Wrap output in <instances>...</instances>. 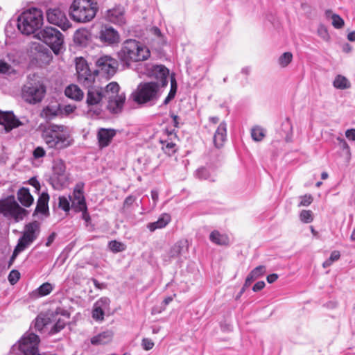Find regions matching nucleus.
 <instances>
[{
    "label": "nucleus",
    "instance_id": "40",
    "mask_svg": "<svg viewBox=\"0 0 355 355\" xmlns=\"http://www.w3.org/2000/svg\"><path fill=\"white\" fill-rule=\"evenodd\" d=\"M300 219L304 223H310L313 220V212L311 210H302L300 214Z\"/></svg>",
    "mask_w": 355,
    "mask_h": 355
},
{
    "label": "nucleus",
    "instance_id": "18",
    "mask_svg": "<svg viewBox=\"0 0 355 355\" xmlns=\"http://www.w3.org/2000/svg\"><path fill=\"white\" fill-rule=\"evenodd\" d=\"M116 135V130L112 128H100L98 131L97 139L100 148L107 146Z\"/></svg>",
    "mask_w": 355,
    "mask_h": 355
},
{
    "label": "nucleus",
    "instance_id": "62",
    "mask_svg": "<svg viewBox=\"0 0 355 355\" xmlns=\"http://www.w3.org/2000/svg\"><path fill=\"white\" fill-rule=\"evenodd\" d=\"M80 211L82 212V218L85 220L86 222H89L90 220V216L87 212V209L85 210H82Z\"/></svg>",
    "mask_w": 355,
    "mask_h": 355
},
{
    "label": "nucleus",
    "instance_id": "63",
    "mask_svg": "<svg viewBox=\"0 0 355 355\" xmlns=\"http://www.w3.org/2000/svg\"><path fill=\"white\" fill-rule=\"evenodd\" d=\"M151 32L153 35L157 36V37H160L162 33H161V31L160 30L157 28V27H153L151 28Z\"/></svg>",
    "mask_w": 355,
    "mask_h": 355
},
{
    "label": "nucleus",
    "instance_id": "3",
    "mask_svg": "<svg viewBox=\"0 0 355 355\" xmlns=\"http://www.w3.org/2000/svg\"><path fill=\"white\" fill-rule=\"evenodd\" d=\"M76 70L78 81L83 86L88 89H119L116 82H111L105 87L98 84L99 76L96 71L92 73L86 60L82 58H76L75 60Z\"/></svg>",
    "mask_w": 355,
    "mask_h": 355
},
{
    "label": "nucleus",
    "instance_id": "64",
    "mask_svg": "<svg viewBox=\"0 0 355 355\" xmlns=\"http://www.w3.org/2000/svg\"><path fill=\"white\" fill-rule=\"evenodd\" d=\"M347 39H348V40H349L350 42H355V31H352V32H350V33L347 35Z\"/></svg>",
    "mask_w": 355,
    "mask_h": 355
},
{
    "label": "nucleus",
    "instance_id": "59",
    "mask_svg": "<svg viewBox=\"0 0 355 355\" xmlns=\"http://www.w3.org/2000/svg\"><path fill=\"white\" fill-rule=\"evenodd\" d=\"M340 141V146L341 148L346 150L347 153H349V147L347 143L343 139H338Z\"/></svg>",
    "mask_w": 355,
    "mask_h": 355
},
{
    "label": "nucleus",
    "instance_id": "36",
    "mask_svg": "<svg viewBox=\"0 0 355 355\" xmlns=\"http://www.w3.org/2000/svg\"><path fill=\"white\" fill-rule=\"evenodd\" d=\"M251 136L255 141H260L265 137V130L259 126L254 127L251 130Z\"/></svg>",
    "mask_w": 355,
    "mask_h": 355
},
{
    "label": "nucleus",
    "instance_id": "45",
    "mask_svg": "<svg viewBox=\"0 0 355 355\" xmlns=\"http://www.w3.org/2000/svg\"><path fill=\"white\" fill-rule=\"evenodd\" d=\"M183 249V246L182 245L181 242L176 243L171 249L170 250V256L171 257H178L180 255L182 252V250Z\"/></svg>",
    "mask_w": 355,
    "mask_h": 355
},
{
    "label": "nucleus",
    "instance_id": "42",
    "mask_svg": "<svg viewBox=\"0 0 355 355\" xmlns=\"http://www.w3.org/2000/svg\"><path fill=\"white\" fill-rule=\"evenodd\" d=\"M110 249L114 252H122L125 250V245L116 241H112L109 243Z\"/></svg>",
    "mask_w": 355,
    "mask_h": 355
},
{
    "label": "nucleus",
    "instance_id": "43",
    "mask_svg": "<svg viewBox=\"0 0 355 355\" xmlns=\"http://www.w3.org/2000/svg\"><path fill=\"white\" fill-rule=\"evenodd\" d=\"M53 287L49 283H44L37 288L39 295L44 296L49 294L52 291Z\"/></svg>",
    "mask_w": 355,
    "mask_h": 355
},
{
    "label": "nucleus",
    "instance_id": "44",
    "mask_svg": "<svg viewBox=\"0 0 355 355\" xmlns=\"http://www.w3.org/2000/svg\"><path fill=\"white\" fill-rule=\"evenodd\" d=\"M300 200L298 207H307L312 203L313 198L311 194H306L300 196Z\"/></svg>",
    "mask_w": 355,
    "mask_h": 355
},
{
    "label": "nucleus",
    "instance_id": "35",
    "mask_svg": "<svg viewBox=\"0 0 355 355\" xmlns=\"http://www.w3.org/2000/svg\"><path fill=\"white\" fill-rule=\"evenodd\" d=\"M0 73L10 76L15 74L16 71L11 64H9L6 60H0Z\"/></svg>",
    "mask_w": 355,
    "mask_h": 355
},
{
    "label": "nucleus",
    "instance_id": "15",
    "mask_svg": "<svg viewBox=\"0 0 355 355\" xmlns=\"http://www.w3.org/2000/svg\"><path fill=\"white\" fill-rule=\"evenodd\" d=\"M105 18L108 21L119 26L126 22L124 8L120 6L108 10Z\"/></svg>",
    "mask_w": 355,
    "mask_h": 355
},
{
    "label": "nucleus",
    "instance_id": "12",
    "mask_svg": "<svg viewBox=\"0 0 355 355\" xmlns=\"http://www.w3.org/2000/svg\"><path fill=\"white\" fill-rule=\"evenodd\" d=\"M46 18L50 24L59 26L66 31L71 26L65 13L60 8H50L46 11Z\"/></svg>",
    "mask_w": 355,
    "mask_h": 355
},
{
    "label": "nucleus",
    "instance_id": "8",
    "mask_svg": "<svg viewBox=\"0 0 355 355\" xmlns=\"http://www.w3.org/2000/svg\"><path fill=\"white\" fill-rule=\"evenodd\" d=\"M40 232V223L37 221L28 223L25 225L22 236L19 239L18 243L14 250L12 259H14L19 252L24 251L38 236Z\"/></svg>",
    "mask_w": 355,
    "mask_h": 355
},
{
    "label": "nucleus",
    "instance_id": "26",
    "mask_svg": "<svg viewBox=\"0 0 355 355\" xmlns=\"http://www.w3.org/2000/svg\"><path fill=\"white\" fill-rule=\"evenodd\" d=\"M171 221V217L168 214H162L157 221L149 223L148 228L150 231L153 232L157 229H161L166 227Z\"/></svg>",
    "mask_w": 355,
    "mask_h": 355
},
{
    "label": "nucleus",
    "instance_id": "46",
    "mask_svg": "<svg viewBox=\"0 0 355 355\" xmlns=\"http://www.w3.org/2000/svg\"><path fill=\"white\" fill-rule=\"evenodd\" d=\"M53 171L58 175H62L65 172V166L61 161L57 162L53 166Z\"/></svg>",
    "mask_w": 355,
    "mask_h": 355
},
{
    "label": "nucleus",
    "instance_id": "13",
    "mask_svg": "<svg viewBox=\"0 0 355 355\" xmlns=\"http://www.w3.org/2000/svg\"><path fill=\"white\" fill-rule=\"evenodd\" d=\"M98 39L107 46L116 45L120 42L119 32L110 26H103L98 32Z\"/></svg>",
    "mask_w": 355,
    "mask_h": 355
},
{
    "label": "nucleus",
    "instance_id": "34",
    "mask_svg": "<svg viewBox=\"0 0 355 355\" xmlns=\"http://www.w3.org/2000/svg\"><path fill=\"white\" fill-rule=\"evenodd\" d=\"M333 85L336 89H347L351 86L348 79L342 75L336 76Z\"/></svg>",
    "mask_w": 355,
    "mask_h": 355
},
{
    "label": "nucleus",
    "instance_id": "53",
    "mask_svg": "<svg viewBox=\"0 0 355 355\" xmlns=\"http://www.w3.org/2000/svg\"><path fill=\"white\" fill-rule=\"evenodd\" d=\"M265 282L263 281H260V282H257L253 288H252V290L254 292H257V291H259L261 290H262L264 287H265Z\"/></svg>",
    "mask_w": 355,
    "mask_h": 355
},
{
    "label": "nucleus",
    "instance_id": "29",
    "mask_svg": "<svg viewBox=\"0 0 355 355\" xmlns=\"http://www.w3.org/2000/svg\"><path fill=\"white\" fill-rule=\"evenodd\" d=\"M51 323V318L49 315H40L37 317L35 322V328L37 330L42 331L47 327Z\"/></svg>",
    "mask_w": 355,
    "mask_h": 355
},
{
    "label": "nucleus",
    "instance_id": "22",
    "mask_svg": "<svg viewBox=\"0 0 355 355\" xmlns=\"http://www.w3.org/2000/svg\"><path fill=\"white\" fill-rule=\"evenodd\" d=\"M114 333L111 330H107L93 336L91 338V343L94 345H100L109 343L113 338Z\"/></svg>",
    "mask_w": 355,
    "mask_h": 355
},
{
    "label": "nucleus",
    "instance_id": "38",
    "mask_svg": "<svg viewBox=\"0 0 355 355\" xmlns=\"http://www.w3.org/2000/svg\"><path fill=\"white\" fill-rule=\"evenodd\" d=\"M293 60V54L291 52H285L278 59V63L282 67H287Z\"/></svg>",
    "mask_w": 355,
    "mask_h": 355
},
{
    "label": "nucleus",
    "instance_id": "30",
    "mask_svg": "<svg viewBox=\"0 0 355 355\" xmlns=\"http://www.w3.org/2000/svg\"><path fill=\"white\" fill-rule=\"evenodd\" d=\"M209 239L211 242L217 245H226L228 243V238L226 235L220 234L218 231H213Z\"/></svg>",
    "mask_w": 355,
    "mask_h": 355
},
{
    "label": "nucleus",
    "instance_id": "21",
    "mask_svg": "<svg viewBox=\"0 0 355 355\" xmlns=\"http://www.w3.org/2000/svg\"><path fill=\"white\" fill-rule=\"evenodd\" d=\"M227 138V124L221 122L215 131L213 141L214 146L219 148L223 146Z\"/></svg>",
    "mask_w": 355,
    "mask_h": 355
},
{
    "label": "nucleus",
    "instance_id": "37",
    "mask_svg": "<svg viewBox=\"0 0 355 355\" xmlns=\"http://www.w3.org/2000/svg\"><path fill=\"white\" fill-rule=\"evenodd\" d=\"M64 94L68 98L79 101L83 98L84 94L82 90H64Z\"/></svg>",
    "mask_w": 355,
    "mask_h": 355
},
{
    "label": "nucleus",
    "instance_id": "57",
    "mask_svg": "<svg viewBox=\"0 0 355 355\" xmlns=\"http://www.w3.org/2000/svg\"><path fill=\"white\" fill-rule=\"evenodd\" d=\"M340 257V252L335 250L331 253L330 257L329 259H330L333 262H334V261L338 260Z\"/></svg>",
    "mask_w": 355,
    "mask_h": 355
},
{
    "label": "nucleus",
    "instance_id": "25",
    "mask_svg": "<svg viewBox=\"0 0 355 355\" xmlns=\"http://www.w3.org/2000/svg\"><path fill=\"white\" fill-rule=\"evenodd\" d=\"M90 40V33L85 28L77 30L73 35V40L75 43L80 45L85 46Z\"/></svg>",
    "mask_w": 355,
    "mask_h": 355
},
{
    "label": "nucleus",
    "instance_id": "41",
    "mask_svg": "<svg viewBox=\"0 0 355 355\" xmlns=\"http://www.w3.org/2000/svg\"><path fill=\"white\" fill-rule=\"evenodd\" d=\"M318 35L325 42H329L330 35L326 26L320 24L317 31Z\"/></svg>",
    "mask_w": 355,
    "mask_h": 355
},
{
    "label": "nucleus",
    "instance_id": "14",
    "mask_svg": "<svg viewBox=\"0 0 355 355\" xmlns=\"http://www.w3.org/2000/svg\"><path fill=\"white\" fill-rule=\"evenodd\" d=\"M109 92L107 109L114 114L119 113L123 107L125 96L123 93L119 94V90H105Z\"/></svg>",
    "mask_w": 355,
    "mask_h": 355
},
{
    "label": "nucleus",
    "instance_id": "10",
    "mask_svg": "<svg viewBox=\"0 0 355 355\" xmlns=\"http://www.w3.org/2000/svg\"><path fill=\"white\" fill-rule=\"evenodd\" d=\"M28 123V119L25 116L19 119L12 112H3L0 110V125L4 126L6 132Z\"/></svg>",
    "mask_w": 355,
    "mask_h": 355
},
{
    "label": "nucleus",
    "instance_id": "19",
    "mask_svg": "<svg viewBox=\"0 0 355 355\" xmlns=\"http://www.w3.org/2000/svg\"><path fill=\"white\" fill-rule=\"evenodd\" d=\"M156 90H135L132 94L134 101L138 104H144L155 98Z\"/></svg>",
    "mask_w": 355,
    "mask_h": 355
},
{
    "label": "nucleus",
    "instance_id": "58",
    "mask_svg": "<svg viewBox=\"0 0 355 355\" xmlns=\"http://www.w3.org/2000/svg\"><path fill=\"white\" fill-rule=\"evenodd\" d=\"M76 108V107L74 105H67L64 107L63 110L65 114H69L72 113L75 110Z\"/></svg>",
    "mask_w": 355,
    "mask_h": 355
},
{
    "label": "nucleus",
    "instance_id": "16",
    "mask_svg": "<svg viewBox=\"0 0 355 355\" xmlns=\"http://www.w3.org/2000/svg\"><path fill=\"white\" fill-rule=\"evenodd\" d=\"M46 90H21L20 96L29 104H35L42 101Z\"/></svg>",
    "mask_w": 355,
    "mask_h": 355
},
{
    "label": "nucleus",
    "instance_id": "50",
    "mask_svg": "<svg viewBox=\"0 0 355 355\" xmlns=\"http://www.w3.org/2000/svg\"><path fill=\"white\" fill-rule=\"evenodd\" d=\"M163 149L166 153L171 155L175 152V144L173 142H167L165 146H163Z\"/></svg>",
    "mask_w": 355,
    "mask_h": 355
},
{
    "label": "nucleus",
    "instance_id": "2",
    "mask_svg": "<svg viewBox=\"0 0 355 355\" xmlns=\"http://www.w3.org/2000/svg\"><path fill=\"white\" fill-rule=\"evenodd\" d=\"M150 55V51L147 47L140 42L132 39L124 41L118 52L119 59L127 67H129L131 62L147 60Z\"/></svg>",
    "mask_w": 355,
    "mask_h": 355
},
{
    "label": "nucleus",
    "instance_id": "61",
    "mask_svg": "<svg viewBox=\"0 0 355 355\" xmlns=\"http://www.w3.org/2000/svg\"><path fill=\"white\" fill-rule=\"evenodd\" d=\"M55 238V233L53 232L52 234H51L48 239H47V241L46 243V246H50L51 244L53 242L54 239Z\"/></svg>",
    "mask_w": 355,
    "mask_h": 355
},
{
    "label": "nucleus",
    "instance_id": "23",
    "mask_svg": "<svg viewBox=\"0 0 355 355\" xmlns=\"http://www.w3.org/2000/svg\"><path fill=\"white\" fill-rule=\"evenodd\" d=\"M60 112V106L58 103H53L44 107L41 112V116L47 120H51L58 116Z\"/></svg>",
    "mask_w": 355,
    "mask_h": 355
},
{
    "label": "nucleus",
    "instance_id": "52",
    "mask_svg": "<svg viewBox=\"0 0 355 355\" xmlns=\"http://www.w3.org/2000/svg\"><path fill=\"white\" fill-rule=\"evenodd\" d=\"M45 155V150L42 147H37L33 151L35 158H40Z\"/></svg>",
    "mask_w": 355,
    "mask_h": 355
},
{
    "label": "nucleus",
    "instance_id": "1",
    "mask_svg": "<svg viewBox=\"0 0 355 355\" xmlns=\"http://www.w3.org/2000/svg\"><path fill=\"white\" fill-rule=\"evenodd\" d=\"M42 138L49 148L56 150L67 148L73 143L69 129L63 125H49L42 132Z\"/></svg>",
    "mask_w": 355,
    "mask_h": 355
},
{
    "label": "nucleus",
    "instance_id": "47",
    "mask_svg": "<svg viewBox=\"0 0 355 355\" xmlns=\"http://www.w3.org/2000/svg\"><path fill=\"white\" fill-rule=\"evenodd\" d=\"M250 272L254 275V277L257 279L263 275L266 272V267L264 266H259L253 269Z\"/></svg>",
    "mask_w": 355,
    "mask_h": 355
},
{
    "label": "nucleus",
    "instance_id": "9",
    "mask_svg": "<svg viewBox=\"0 0 355 355\" xmlns=\"http://www.w3.org/2000/svg\"><path fill=\"white\" fill-rule=\"evenodd\" d=\"M0 213L17 223L23 220L27 214V211L19 205L14 196H10L0 200Z\"/></svg>",
    "mask_w": 355,
    "mask_h": 355
},
{
    "label": "nucleus",
    "instance_id": "54",
    "mask_svg": "<svg viewBox=\"0 0 355 355\" xmlns=\"http://www.w3.org/2000/svg\"><path fill=\"white\" fill-rule=\"evenodd\" d=\"M176 94V90H170L168 96L164 101V105H167L173 98H174Z\"/></svg>",
    "mask_w": 355,
    "mask_h": 355
},
{
    "label": "nucleus",
    "instance_id": "11",
    "mask_svg": "<svg viewBox=\"0 0 355 355\" xmlns=\"http://www.w3.org/2000/svg\"><path fill=\"white\" fill-rule=\"evenodd\" d=\"M96 65L98 70L96 71V73L98 74L99 77L104 75L112 76L116 73L118 62L109 55H103L97 60Z\"/></svg>",
    "mask_w": 355,
    "mask_h": 355
},
{
    "label": "nucleus",
    "instance_id": "39",
    "mask_svg": "<svg viewBox=\"0 0 355 355\" xmlns=\"http://www.w3.org/2000/svg\"><path fill=\"white\" fill-rule=\"evenodd\" d=\"M70 198L71 197H67V196H60L58 198L59 203L58 206L60 208H61L64 211H68L70 209Z\"/></svg>",
    "mask_w": 355,
    "mask_h": 355
},
{
    "label": "nucleus",
    "instance_id": "17",
    "mask_svg": "<svg viewBox=\"0 0 355 355\" xmlns=\"http://www.w3.org/2000/svg\"><path fill=\"white\" fill-rule=\"evenodd\" d=\"M110 305V300L107 297H101L94 305L92 318L96 320H103L104 311L107 309Z\"/></svg>",
    "mask_w": 355,
    "mask_h": 355
},
{
    "label": "nucleus",
    "instance_id": "28",
    "mask_svg": "<svg viewBox=\"0 0 355 355\" xmlns=\"http://www.w3.org/2000/svg\"><path fill=\"white\" fill-rule=\"evenodd\" d=\"M28 84L26 89H45L42 78L37 74H30L28 76Z\"/></svg>",
    "mask_w": 355,
    "mask_h": 355
},
{
    "label": "nucleus",
    "instance_id": "5",
    "mask_svg": "<svg viewBox=\"0 0 355 355\" xmlns=\"http://www.w3.org/2000/svg\"><path fill=\"white\" fill-rule=\"evenodd\" d=\"M97 11L98 6L95 0H73L69 8V15L75 21L87 23L95 17Z\"/></svg>",
    "mask_w": 355,
    "mask_h": 355
},
{
    "label": "nucleus",
    "instance_id": "32",
    "mask_svg": "<svg viewBox=\"0 0 355 355\" xmlns=\"http://www.w3.org/2000/svg\"><path fill=\"white\" fill-rule=\"evenodd\" d=\"M325 15L327 18L331 19V24L334 28H343L345 24L344 20L338 15L332 13L331 10H327Z\"/></svg>",
    "mask_w": 355,
    "mask_h": 355
},
{
    "label": "nucleus",
    "instance_id": "55",
    "mask_svg": "<svg viewBox=\"0 0 355 355\" xmlns=\"http://www.w3.org/2000/svg\"><path fill=\"white\" fill-rule=\"evenodd\" d=\"M6 58L8 61L10 62L9 64H17L18 63L17 60L15 58V55L12 53H9L6 55Z\"/></svg>",
    "mask_w": 355,
    "mask_h": 355
},
{
    "label": "nucleus",
    "instance_id": "31",
    "mask_svg": "<svg viewBox=\"0 0 355 355\" xmlns=\"http://www.w3.org/2000/svg\"><path fill=\"white\" fill-rule=\"evenodd\" d=\"M49 200V196L48 193H42L37 200L36 211L44 213L48 208Z\"/></svg>",
    "mask_w": 355,
    "mask_h": 355
},
{
    "label": "nucleus",
    "instance_id": "24",
    "mask_svg": "<svg viewBox=\"0 0 355 355\" xmlns=\"http://www.w3.org/2000/svg\"><path fill=\"white\" fill-rule=\"evenodd\" d=\"M17 199L21 204L26 207H30L33 202V197L26 188H21L17 192Z\"/></svg>",
    "mask_w": 355,
    "mask_h": 355
},
{
    "label": "nucleus",
    "instance_id": "49",
    "mask_svg": "<svg viewBox=\"0 0 355 355\" xmlns=\"http://www.w3.org/2000/svg\"><path fill=\"white\" fill-rule=\"evenodd\" d=\"M196 176L199 179H203V180H207V179H208L209 178V172L205 168H202L198 169L196 171Z\"/></svg>",
    "mask_w": 355,
    "mask_h": 355
},
{
    "label": "nucleus",
    "instance_id": "6",
    "mask_svg": "<svg viewBox=\"0 0 355 355\" xmlns=\"http://www.w3.org/2000/svg\"><path fill=\"white\" fill-rule=\"evenodd\" d=\"M150 76L154 77L155 81L141 83L137 89H159L167 86L170 80L171 88L177 89V83L173 74L164 65H153L149 71Z\"/></svg>",
    "mask_w": 355,
    "mask_h": 355
},
{
    "label": "nucleus",
    "instance_id": "48",
    "mask_svg": "<svg viewBox=\"0 0 355 355\" xmlns=\"http://www.w3.org/2000/svg\"><path fill=\"white\" fill-rule=\"evenodd\" d=\"M20 273L16 270H12L8 275V280L11 284H15L19 279Z\"/></svg>",
    "mask_w": 355,
    "mask_h": 355
},
{
    "label": "nucleus",
    "instance_id": "27",
    "mask_svg": "<svg viewBox=\"0 0 355 355\" xmlns=\"http://www.w3.org/2000/svg\"><path fill=\"white\" fill-rule=\"evenodd\" d=\"M104 94L101 90H88L86 102L88 105H95L100 103Z\"/></svg>",
    "mask_w": 355,
    "mask_h": 355
},
{
    "label": "nucleus",
    "instance_id": "60",
    "mask_svg": "<svg viewBox=\"0 0 355 355\" xmlns=\"http://www.w3.org/2000/svg\"><path fill=\"white\" fill-rule=\"evenodd\" d=\"M277 278H278V275L275 273H273V274L268 275L267 282L269 284H272V283L275 282L277 279Z\"/></svg>",
    "mask_w": 355,
    "mask_h": 355
},
{
    "label": "nucleus",
    "instance_id": "7",
    "mask_svg": "<svg viewBox=\"0 0 355 355\" xmlns=\"http://www.w3.org/2000/svg\"><path fill=\"white\" fill-rule=\"evenodd\" d=\"M35 37L46 44L55 54H58L63 46L62 34L56 28L46 27L40 31Z\"/></svg>",
    "mask_w": 355,
    "mask_h": 355
},
{
    "label": "nucleus",
    "instance_id": "51",
    "mask_svg": "<svg viewBox=\"0 0 355 355\" xmlns=\"http://www.w3.org/2000/svg\"><path fill=\"white\" fill-rule=\"evenodd\" d=\"M141 345L145 350H150L154 347V343L149 338H144Z\"/></svg>",
    "mask_w": 355,
    "mask_h": 355
},
{
    "label": "nucleus",
    "instance_id": "4",
    "mask_svg": "<svg viewBox=\"0 0 355 355\" xmlns=\"http://www.w3.org/2000/svg\"><path fill=\"white\" fill-rule=\"evenodd\" d=\"M43 24V12L40 9L35 8L24 10L17 17V28L22 34L26 35H35Z\"/></svg>",
    "mask_w": 355,
    "mask_h": 355
},
{
    "label": "nucleus",
    "instance_id": "20",
    "mask_svg": "<svg viewBox=\"0 0 355 355\" xmlns=\"http://www.w3.org/2000/svg\"><path fill=\"white\" fill-rule=\"evenodd\" d=\"M71 207L75 211L79 212L87 209V205L83 193L80 189H75L73 197L70 198Z\"/></svg>",
    "mask_w": 355,
    "mask_h": 355
},
{
    "label": "nucleus",
    "instance_id": "33",
    "mask_svg": "<svg viewBox=\"0 0 355 355\" xmlns=\"http://www.w3.org/2000/svg\"><path fill=\"white\" fill-rule=\"evenodd\" d=\"M52 317H53V320L55 322L51 327L50 332L51 334H55V333L59 332L60 330H62L64 327L67 322L63 318L58 317V314L53 315Z\"/></svg>",
    "mask_w": 355,
    "mask_h": 355
},
{
    "label": "nucleus",
    "instance_id": "56",
    "mask_svg": "<svg viewBox=\"0 0 355 355\" xmlns=\"http://www.w3.org/2000/svg\"><path fill=\"white\" fill-rule=\"evenodd\" d=\"M345 136L347 139L355 141V129H349L345 132Z\"/></svg>",
    "mask_w": 355,
    "mask_h": 355
}]
</instances>
